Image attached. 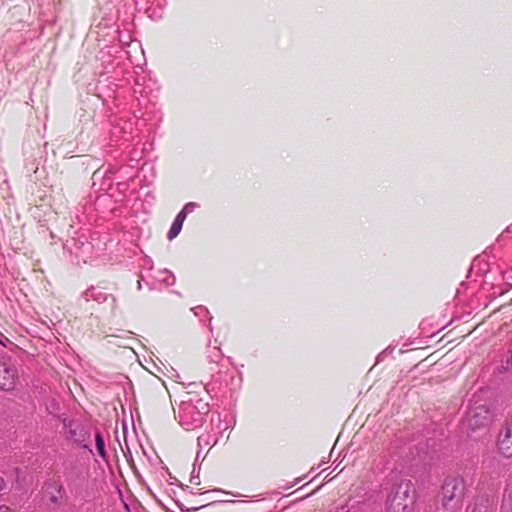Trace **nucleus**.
Listing matches in <instances>:
<instances>
[{
  "mask_svg": "<svg viewBox=\"0 0 512 512\" xmlns=\"http://www.w3.org/2000/svg\"><path fill=\"white\" fill-rule=\"evenodd\" d=\"M48 411L50 414H54L56 413L57 411H59V404L53 400L51 401L50 405L47 407Z\"/></svg>",
  "mask_w": 512,
  "mask_h": 512,
  "instance_id": "obj_16",
  "label": "nucleus"
},
{
  "mask_svg": "<svg viewBox=\"0 0 512 512\" xmlns=\"http://www.w3.org/2000/svg\"><path fill=\"white\" fill-rule=\"evenodd\" d=\"M415 487L410 480L394 485L387 498V512H411L415 502Z\"/></svg>",
  "mask_w": 512,
  "mask_h": 512,
  "instance_id": "obj_3",
  "label": "nucleus"
},
{
  "mask_svg": "<svg viewBox=\"0 0 512 512\" xmlns=\"http://www.w3.org/2000/svg\"><path fill=\"white\" fill-rule=\"evenodd\" d=\"M467 487L463 478L448 477L441 488L442 507L447 512H459L463 507Z\"/></svg>",
  "mask_w": 512,
  "mask_h": 512,
  "instance_id": "obj_1",
  "label": "nucleus"
},
{
  "mask_svg": "<svg viewBox=\"0 0 512 512\" xmlns=\"http://www.w3.org/2000/svg\"><path fill=\"white\" fill-rule=\"evenodd\" d=\"M65 438L75 446L83 449H90V431L80 421L75 419L62 418Z\"/></svg>",
  "mask_w": 512,
  "mask_h": 512,
  "instance_id": "obj_6",
  "label": "nucleus"
},
{
  "mask_svg": "<svg viewBox=\"0 0 512 512\" xmlns=\"http://www.w3.org/2000/svg\"><path fill=\"white\" fill-rule=\"evenodd\" d=\"M43 494L50 505L59 507L66 498V489L59 479H48L42 486Z\"/></svg>",
  "mask_w": 512,
  "mask_h": 512,
  "instance_id": "obj_7",
  "label": "nucleus"
},
{
  "mask_svg": "<svg viewBox=\"0 0 512 512\" xmlns=\"http://www.w3.org/2000/svg\"><path fill=\"white\" fill-rule=\"evenodd\" d=\"M95 445H96V449H97V452L99 454V456L103 459V460H107V453H106V450H105V442H104V438L102 436V433L100 431H96L95 433Z\"/></svg>",
  "mask_w": 512,
  "mask_h": 512,
  "instance_id": "obj_11",
  "label": "nucleus"
},
{
  "mask_svg": "<svg viewBox=\"0 0 512 512\" xmlns=\"http://www.w3.org/2000/svg\"><path fill=\"white\" fill-rule=\"evenodd\" d=\"M167 285H173L175 283V276L171 274L168 279H165Z\"/></svg>",
  "mask_w": 512,
  "mask_h": 512,
  "instance_id": "obj_20",
  "label": "nucleus"
},
{
  "mask_svg": "<svg viewBox=\"0 0 512 512\" xmlns=\"http://www.w3.org/2000/svg\"><path fill=\"white\" fill-rule=\"evenodd\" d=\"M208 357L211 359L212 362L217 363V361L219 359H221L222 354H221V351L219 350V348L214 347L211 350V355H209Z\"/></svg>",
  "mask_w": 512,
  "mask_h": 512,
  "instance_id": "obj_14",
  "label": "nucleus"
},
{
  "mask_svg": "<svg viewBox=\"0 0 512 512\" xmlns=\"http://www.w3.org/2000/svg\"><path fill=\"white\" fill-rule=\"evenodd\" d=\"M65 482L67 489L75 500H82L88 494L89 479L85 473L78 466H71L65 473Z\"/></svg>",
  "mask_w": 512,
  "mask_h": 512,
  "instance_id": "obj_5",
  "label": "nucleus"
},
{
  "mask_svg": "<svg viewBox=\"0 0 512 512\" xmlns=\"http://www.w3.org/2000/svg\"><path fill=\"white\" fill-rule=\"evenodd\" d=\"M209 412V405L203 400H197L194 403L192 397L183 400L178 409V419L181 426L186 430L200 427L204 421L205 415Z\"/></svg>",
  "mask_w": 512,
  "mask_h": 512,
  "instance_id": "obj_4",
  "label": "nucleus"
},
{
  "mask_svg": "<svg viewBox=\"0 0 512 512\" xmlns=\"http://www.w3.org/2000/svg\"><path fill=\"white\" fill-rule=\"evenodd\" d=\"M137 288H138V290H140V289L142 288V286H141V282H140V281H138Z\"/></svg>",
  "mask_w": 512,
  "mask_h": 512,
  "instance_id": "obj_25",
  "label": "nucleus"
},
{
  "mask_svg": "<svg viewBox=\"0 0 512 512\" xmlns=\"http://www.w3.org/2000/svg\"><path fill=\"white\" fill-rule=\"evenodd\" d=\"M494 419V411L491 406L480 400H475L469 406L462 418V426L467 432H474L488 428Z\"/></svg>",
  "mask_w": 512,
  "mask_h": 512,
  "instance_id": "obj_2",
  "label": "nucleus"
},
{
  "mask_svg": "<svg viewBox=\"0 0 512 512\" xmlns=\"http://www.w3.org/2000/svg\"><path fill=\"white\" fill-rule=\"evenodd\" d=\"M0 344L6 347L7 344H12V342L5 335L0 334Z\"/></svg>",
  "mask_w": 512,
  "mask_h": 512,
  "instance_id": "obj_19",
  "label": "nucleus"
},
{
  "mask_svg": "<svg viewBox=\"0 0 512 512\" xmlns=\"http://www.w3.org/2000/svg\"><path fill=\"white\" fill-rule=\"evenodd\" d=\"M499 453L505 457H512V421L506 422L497 438Z\"/></svg>",
  "mask_w": 512,
  "mask_h": 512,
  "instance_id": "obj_8",
  "label": "nucleus"
},
{
  "mask_svg": "<svg viewBox=\"0 0 512 512\" xmlns=\"http://www.w3.org/2000/svg\"><path fill=\"white\" fill-rule=\"evenodd\" d=\"M219 504H221V503L220 502H212V503L208 504V506L219 505ZM205 507H207V505H202L201 506V508H205ZM197 509H200V507L199 508H194V510H197Z\"/></svg>",
  "mask_w": 512,
  "mask_h": 512,
  "instance_id": "obj_22",
  "label": "nucleus"
},
{
  "mask_svg": "<svg viewBox=\"0 0 512 512\" xmlns=\"http://www.w3.org/2000/svg\"><path fill=\"white\" fill-rule=\"evenodd\" d=\"M5 487V481L4 479L0 476V491H2Z\"/></svg>",
  "mask_w": 512,
  "mask_h": 512,
  "instance_id": "obj_23",
  "label": "nucleus"
},
{
  "mask_svg": "<svg viewBox=\"0 0 512 512\" xmlns=\"http://www.w3.org/2000/svg\"><path fill=\"white\" fill-rule=\"evenodd\" d=\"M467 512H488V508L483 505L474 504L467 508Z\"/></svg>",
  "mask_w": 512,
  "mask_h": 512,
  "instance_id": "obj_15",
  "label": "nucleus"
},
{
  "mask_svg": "<svg viewBox=\"0 0 512 512\" xmlns=\"http://www.w3.org/2000/svg\"><path fill=\"white\" fill-rule=\"evenodd\" d=\"M0 512H13V511L6 505H0Z\"/></svg>",
  "mask_w": 512,
  "mask_h": 512,
  "instance_id": "obj_21",
  "label": "nucleus"
},
{
  "mask_svg": "<svg viewBox=\"0 0 512 512\" xmlns=\"http://www.w3.org/2000/svg\"><path fill=\"white\" fill-rule=\"evenodd\" d=\"M182 226H183L182 223L174 220L168 233H167L168 240H173L174 238H176L178 236V234L180 233Z\"/></svg>",
  "mask_w": 512,
  "mask_h": 512,
  "instance_id": "obj_12",
  "label": "nucleus"
},
{
  "mask_svg": "<svg viewBox=\"0 0 512 512\" xmlns=\"http://www.w3.org/2000/svg\"><path fill=\"white\" fill-rule=\"evenodd\" d=\"M197 204L194 203V202H189L187 203L184 207H183V210L184 212H187L188 214L189 213H192L194 211V209L196 208Z\"/></svg>",
  "mask_w": 512,
  "mask_h": 512,
  "instance_id": "obj_17",
  "label": "nucleus"
},
{
  "mask_svg": "<svg viewBox=\"0 0 512 512\" xmlns=\"http://www.w3.org/2000/svg\"><path fill=\"white\" fill-rule=\"evenodd\" d=\"M189 397H192L194 399V403L197 404V400H201L200 398H197L196 396L192 395L191 393H188Z\"/></svg>",
  "mask_w": 512,
  "mask_h": 512,
  "instance_id": "obj_24",
  "label": "nucleus"
},
{
  "mask_svg": "<svg viewBox=\"0 0 512 512\" xmlns=\"http://www.w3.org/2000/svg\"><path fill=\"white\" fill-rule=\"evenodd\" d=\"M17 370L14 366L0 363V389L11 391L16 384Z\"/></svg>",
  "mask_w": 512,
  "mask_h": 512,
  "instance_id": "obj_9",
  "label": "nucleus"
},
{
  "mask_svg": "<svg viewBox=\"0 0 512 512\" xmlns=\"http://www.w3.org/2000/svg\"><path fill=\"white\" fill-rule=\"evenodd\" d=\"M192 311L198 317L208 316L209 315L208 309L205 306H202V305H199V306H196V307L192 308Z\"/></svg>",
  "mask_w": 512,
  "mask_h": 512,
  "instance_id": "obj_13",
  "label": "nucleus"
},
{
  "mask_svg": "<svg viewBox=\"0 0 512 512\" xmlns=\"http://www.w3.org/2000/svg\"><path fill=\"white\" fill-rule=\"evenodd\" d=\"M81 297L86 301L89 302L91 300L101 304L107 301L109 297L112 298L113 302H115V298L112 295L107 294L104 292L101 288L91 286L87 290H85Z\"/></svg>",
  "mask_w": 512,
  "mask_h": 512,
  "instance_id": "obj_10",
  "label": "nucleus"
},
{
  "mask_svg": "<svg viewBox=\"0 0 512 512\" xmlns=\"http://www.w3.org/2000/svg\"><path fill=\"white\" fill-rule=\"evenodd\" d=\"M187 212H184V210L182 209L176 216V218L174 220L180 222V223H184L185 219H186V216H187Z\"/></svg>",
  "mask_w": 512,
  "mask_h": 512,
  "instance_id": "obj_18",
  "label": "nucleus"
}]
</instances>
